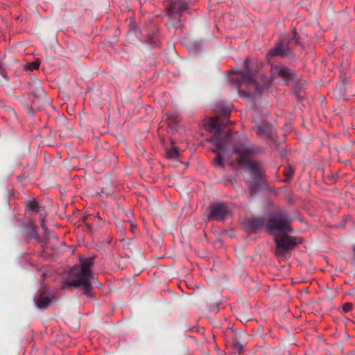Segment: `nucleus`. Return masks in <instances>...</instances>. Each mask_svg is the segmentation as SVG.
Listing matches in <instances>:
<instances>
[{"label": "nucleus", "instance_id": "f257e3e1", "mask_svg": "<svg viewBox=\"0 0 355 355\" xmlns=\"http://www.w3.org/2000/svg\"><path fill=\"white\" fill-rule=\"evenodd\" d=\"M291 222L290 213L285 209H277L267 216L266 231L274 236L275 254L279 259H289L291 250L301 243L300 239L291 235Z\"/></svg>", "mask_w": 355, "mask_h": 355}, {"label": "nucleus", "instance_id": "f03ea898", "mask_svg": "<svg viewBox=\"0 0 355 355\" xmlns=\"http://www.w3.org/2000/svg\"><path fill=\"white\" fill-rule=\"evenodd\" d=\"M80 266H74L70 272L69 278L63 283L62 288L74 286L84 289V294L90 297L92 295V277L91 267L93 266L92 258H84L80 260Z\"/></svg>", "mask_w": 355, "mask_h": 355}, {"label": "nucleus", "instance_id": "7ed1b4c3", "mask_svg": "<svg viewBox=\"0 0 355 355\" xmlns=\"http://www.w3.org/2000/svg\"><path fill=\"white\" fill-rule=\"evenodd\" d=\"M234 153L238 155V164L243 165L256 180H261L264 173L262 163L252 157L259 152L258 148L252 144H240L234 147Z\"/></svg>", "mask_w": 355, "mask_h": 355}, {"label": "nucleus", "instance_id": "20e7f679", "mask_svg": "<svg viewBox=\"0 0 355 355\" xmlns=\"http://www.w3.org/2000/svg\"><path fill=\"white\" fill-rule=\"evenodd\" d=\"M221 124L223 123L218 120L211 119L208 125V130L214 132L210 141L214 146L212 150L216 154L214 164L219 166L223 165V159L222 154L225 153L228 150V146L232 137V132L230 130L227 131L224 135L220 134Z\"/></svg>", "mask_w": 355, "mask_h": 355}, {"label": "nucleus", "instance_id": "39448f33", "mask_svg": "<svg viewBox=\"0 0 355 355\" xmlns=\"http://www.w3.org/2000/svg\"><path fill=\"white\" fill-rule=\"evenodd\" d=\"M209 219L220 221L224 220L230 213L227 205L225 202L211 205L209 206Z\"/></svg>", "mask_w": 355, "mask_h": 355}, {"label": "nucleus", "instance_id": "423d86ee", "mask_svg": "<svg viewBox=\"0 0 355 355\" xmlns=\"http://www.w3.org/2000/svg\"><path fill=\"white\" fill-rule=\"evenodd\" d=\"M293 54L291 50L288 48V42L281 41L275 44L272 48L268 53V58H273L275 56H279L282 58H288Z\"/></svg>", "mask_w": 355, "mask_h": 355}, {"label": "nucleus", "instance_id": "0eeeda50", "mask_svg": "<svg viewBox=\"0 0 355 355\" xmlns=\"http://www.w3.org/2000/svg\"><path fill=\"white\" fill-rule=\"evenodd\" d=\"M235 80H238V85H240L242 83H254V76L251 72L250 69V60L249 59H246L244 61V70L239 71L236 74V78ZM239 92H242L239 89V85H238Z\"/></svg>", "mask_w": 355, "mask_h": 355}, {"label": "nucleus", "instance_id": "6e6552de", "mask_svg": "<svg viewBox=\"0 0 355 355\" xmlns=\"http://www.w3.org/2000/svg\"><path fill=\"white\" fill-rule=\"evenodd\" d=\"M53 295L50 294L48 289H42L35 300L36 306L40 309H46L51 303Z\"/></svg>", "mask_w": 355, "mask_h": 355}, {"label": "nucleus", "instance_id": "1a4fd4ad", "mask_svg": "<svg viewBox=\"0 0 355 355\" xmlns=\"http://www.w3.org/2000/svg\"><path fill=\"white\" fill-rule=\"evenodd\" d=\"M173 10H171L170 8L167 10V15L168 17L167 26L169 30H173V32L175 33L178 28H180L183 26V24L181 21L182 16Z\"/></svg>", "mask_w": 355, "mask_h": 355}, {"label": "nucleus", "instance_id": "9d476101", "mask_svg": "<svg viewBox=\"0 0 355 355\" xmlns=\"http://www.w3.org/2000/svg\"><path fill=\"white\" fill-rule=\"evenodd\" d=\"M253 130L257 135L263 138H272L274 130L271 125L266 121H261L257 124Z\"/></svg>", "mask_w": 355, "mask_h": 355}, {"label": "nucleus", "instance_id": "9b49d317", "mask_svg": "<svg viewBox=\"0 0 355 355\" xmlns=\"http://www.w3.org/2000/svg\"><path fill=\"white\" fill-rule=\"evenodd\" d=\"M273 74H276L286 82L291 81L294 79L295 75L291 70L284 65H275L271 67Z\"/></svg>", "mask_w": 355, "mask_h": 355}, {"label": "nucleus", "instance_id": "f8f14e48", "mask_svg": "<svg viewBox=\"0 0 355 355\" xmlns=\"http://www.w3.org/2000/svg\"><path fill=\"white\" fill-rule=\"evenodd\" d=\"M267 216L266 217H255L247 220L248 228L253 232H257L261 229L266 230Z\"/></svg>", "mask_w": 355, "mask_h": 355}, {"label": "nucleus", "instance_id": "ddd939ff", "mask_svg": "<svg viewBox=\"0 0 355 355\" xmlns=\"http://www.w3.org/2000/svg\"><path fill=\"white\" fill-rule=\"evenodd\" d=\"M230 115V111L229 109L225 108V107L222 108L221 116H217L216 117L209 119L208 121L206 123V125H205L207 129L208 130V126H209L208 125L210 122V120H211V119L218 120L220 122H222L223 123V124H221V128L220 129V134L221 135H223L222 131L226 127L227 124L228 123H230V121L228 120Z\"/></svg>", "mask_w": 355, "mask_h": 355}, {"label": "nucleus", "instance_id": "4468645a", "mask_svg": "<svg viewBox=\"0 0 355 355\" xmlns=\"http://www.w3.org/2000/svg\"><path fill=\"white\" fill-rule=\"evenodd\" d=\"M171 10H173L175 12L182 16V12L187 10L188 8V3L184 1H175L173 2L169 6Z\"/></svg>", "mask_w": 355, "mask_h": 355}, {"label": "nucleus", "instance_id": "2eb2a0df", "mask_svg": "<svg viewBox=\"0 0 355 355\" xmlns=\"http://www.w3.org/2000/svg\"><path fill=\"white\" fill-rule=\"evenodd\" d=\"M40 206L35 199L27 200L26 202V209L28 212L38 213Z\"/></svg>", "mask_w": 355, "mask_h": 355}, {"label": "nucleus", "instance_id": "dca6fc26", "mask_svg": "<svg viewBox=\"0 0 355 355\" xmlns=\"http://www.w3.org/2000/svg\"><path fill=\"white\" fill-rule=\"evenodd\" d=\"M180 156V152L178 148L172 146L171 148L166 151V157L169 159H176Z\"/></svg>", "mask_w": 355, "mask_h": 355}, {"label": "nucleus", "instance_id": "f3484780", "mask_svg": "<svg viewBox=\"0 0 355 355\" xmlns=\"http://www.w3.org/2000/svg\"><path fill=\"white\" fill-rule=\"evenodd\" d=\"M45 218H46V215L42 213H40V219L42 228L44 231L46 239H50L51 237L54 236V235H53V234L50 232L49 231L48 228L46 227L45 223H44Z\"/></svg>", "mask_w": 355, "mask_h": 355}, {"label": "nucleus", "instance_id": "a211bd4d", "mask_svg": "<svg viewBox=\"0 0 355 355\" xmlns=\"http://www.w3.org/2000/svg\"><path fill=\"white\" fill-rule=\"evenodd\" d=\"M232 343L235 350L239 352H241L243 351L244 343L241 340V336H236L233 339Z\"/></svg>", "mask_w": 355, "mask_h": 355}, {"label": "nucleus", "instance_id": "6ab92c4d", "mask_svg": "<svg viewBox=\"0 0 355 355\" xmlns=\"http://www.w3.org/2000/svg\"><path fill=\"white\" fill-rule=\"evenodd\" d=\"M259 180H254L252 182H250L249 184V189L251 193V195L257 193L259 189V184L258 182Z\"/></svg>", "mask_w": 355, "mask_h": 355}, {"label": "nucleus", "instance_id": "aec40b11", "mask_svg": "<svg viewBox=\"0 0 355 355\" xmlns=\"http://www.w3.org/2000/svg\"><path fill=\"white\" fill-rule=\"evenodd\" d=\"M284 174L286 176V178L284 180V182H287V181L290 180L293 178V175L294 174V171L291 167L286 168L284 170Z\"/></svg>", "mask_w": 355, "mask_h": 355}, {"label": "nucleus", "instance_id": "412c9836", "mask_svg": "<svg viewBox=\"0 0 355 355\" xmlns=\"http://www.w3.org/2000/svg\"><path fill=\"white\" fill-rule=\"evenodd\" d=\"M40 65V62L39 60H35L33 62L27 64V68L31 70H35L39 69V67Z\"/></svg>", "mask_w": 355, "mask_h": 355}, {"label": "nucleus", "instance_id": "4be33fe9", "mask_svg": "<svg viewBox=\"0 0 355 355\" xmlns=\"http://www.w3.org/2000/svg\"><path fill=\"white\" fill-rule=\"evenodd\" d=\"M353 304L350 302H346L343 305L342 309L344 313H348L352 310Z\"/></svg>", "mask_w": 355, "mask_h": 355}, {"label": "nucleus", "instance_id": "5701e85b", "mask_svg": "<svg viewBox=\"0 0 355 355\" xmlns=\"http://www.w3.org/2000/svg\"><path fill=\"white\" fill-rule=\"evenodd\" d=\"M293 37L291 38V41H294L295 44H299L298 39L297 38V32L294 31L293 33Z\"/></svg>", "mask_w": 355, "mask_h": 355}, {"label": "nucleus", "instance_id": "b1692460", "mask_svg": "<svg viewBox=\"0 0 355 355\" xmlns=\"http://www.w3.org/2000/svg\"><path fill=\"white\" fill-rule=\"evenodd\" d=\"M94 218L96 220L97 226L98 227H101L102 226L101 218L100 217H98V216H95Z\"/></svg>", "mask_w": 355, "mask_h": 355}, {"label": "nucleus", "instance_id": "393cba45", "mask_svg": "<svg viewBox=\"0 0 355 355\" xmlns=\"http://www.w3.org/2000/svg\"><path fill=\"white\" fill-rule=\"evenodd\" d=\"M254 87H255V90H256L255 94H260V92L263 87L260 85H254Z\"/></svg>", "mask_w": 355, "mask_h": 355}, {"label": "nucleus", "instance_id": "a878e982", "mask_svg": "<svg viewBox=\"0 0 355 355\" xmlns=\"http://www.w3.org/2000/svg\"><path fill=\"white\" fill-rule=\"evenodd\" d=\"M252 114L253 119H255V116L258 114V111L257 110H254Z\"/></svg>", "mask_w": 355, "mask_h": 355}, {"label": "nucleus", "instance_id": "bb28decb", "mask_svg": "<svg viewBox=\"0 0 355 355\" xmlns=\"http://www.w3.org/2000/svg\"><path fill=\"white\" fill-rule=\"evenodd\" d=\"M38 92L40 93V95H42V94H44V89L42 87H40L38 88Z\"/></svg>", "mask_w": 355, "mask_h": 355}, {"label": "nucleus", "instance_id": "cd10ccee", "mask_svg": "<svg viewBox=\"0 0 355 355\" xmlns=\"http://www.w3.org/2000/svg\"><path fill=\"white\" fill-rule=\"evenodd\" d=\"M130 226L131 231L133 232L134 229L135 228V226L132 223H130Z\"/></svg>", "mask_w": 355, "mask_h": 355}, {"label": "nucleus", "instance_id": "c85d7f7f", "mask_svg": "<svg viewBox=\"0 0 355 355\" xmlns=\"http://www.w3.org/2000/svg\"><path fill=\"white\" fill-rule=\"evenodd\" d=\"M352 259L354 261H355V247L354 248L352 251Z\"/></svg>", "mask_w": 355, "mask_h": 355}, {"label": "nucleus", "instance_id": "c756f323", "mask_svg": "<svg viewBox=\"0 0 355 355\" xmlns=\"http://www.w3.org/2000/svg\"><path fill=\"white\" fill-rule=\"evenodd\" d=\"M87 226L88 227L89 229H91V225L89 224H87Z\"/></svg>", "mask_w": 355, "mask_h": 355}]
</instances>
